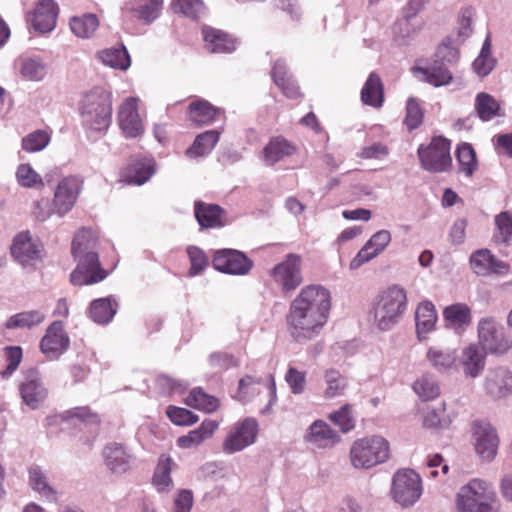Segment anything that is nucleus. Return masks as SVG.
I'll use <instances>...</instances> for the list:
<instances>
[{"instance_id":"1","label":"nucleus","mask_w":512,"mask_h":512,"mask_svg":"<svg viewBox=\"0 0 512 512\" xmlns=\"http://www.w3.org/2000/svg\"><path fill=\"white\" fill-rule=\"evenodd\" d=\"M331 300L330 291L321 285L311 284L301 289L286 316L294 340L308 341L320 334L329 319Z\"/></svg>"},{"instance_id":"2","label":"nucleus","mask_w":512,"mask_h":512,"mask_svg":"<svg viewBox=\"0 0 512 512\" xmlns=\"http://www.w3.org/2000/svg\"><path fill=\"white\" fill-rule=\"evenodd\" d=\"M98 244V235L92 229L82 228L74 236L71 252L77 266L70 275L73 285L96 284L108 276L99 261Z\"/></svg>"},{"instance_id":"3","label":"nucleus","mask_w":512,"mask_h":512,"mask_svg":"<svg viewBox=\"0 0 512 512\" xmlns=\"http://www.w3.org/2000/svg\"><path fill=\"white\" fill-rule=\"evenodd\" d=\"M82 126L93 132H106L112 123L113 94L102 86L83 92L78 101Z\"/></svg>"},{"instance_id":"4","label":"nucleus","mask_w":512,"mask_h":512,"mask_svg":"<svg viewBox=\"0 0 512 512\" xmlns=\"http://www.w3.org/2000/svg\"><path fill=\"white\" fill-rule=\"evenodd\" d=\"M404 288L393 285L382 291L374 303V321L381 330H388L398 322L407 308Z\"/></svg>"},{"instance_id":"5","label":"nucleus","mask_w":512,"mask_h":512,"mask_svg":"<svg viewBox=\"0 0 512 512\" xmlns=\"http://www.w3.org/2000/svg\"><path fill=\"white\" fill-rule=\"evenodd\" d=\"M496 494L489 484L479 479L471 480L457 494L458 512H497Z\"/></svg>"},{"instance_id":"6","label":"nucleus","mask_w":512,"mask_h":512,"mask_svg":"<svg viewBox=\"0 0 512 512\" xmlns=\"http://www.w3.org/2000/svg\"><path fill=\"white\" fill-rule=\"evenodd\" d=\"M390 447L386 439L379 436L365 437L353 442L350 460L355 468L369 469L389 458Z\"/></svg>"},{"instance_id":"7","label":"nucleus","mask_w":512,"mask_h":512,"mask_svg":"<svg viewBox=\"0 0 512 512\" xmlns=\"http://www.w3.org/2000/svg\"><path fill=\"white\" fill-rule=\"evenodd\" d=\"M451 142L443 136L433 137L427 146L418 148V157L423 169L430 172H443L452 164Z\"/></svg>"},{"instance_id":"8","label":"nucleus","mask_w":512,"mask_h":512,"mask_svg":"<svg viewBox=\"0 0 512 512\" xmlns=\"http://www.w3.org/2000/svg\"><path fill=\"white\" fill-rule=\"evenodd\" d=\"M471 439L477 456L486 462L495 459L500 444L497 430L485 420H475L471 424Z\"/></svg>"},{"instance_id":"9","label":"nucleus","mask_w":512,"mask_h":512,"mask_svg":"<svg viewBox=\"0 0 512 512\" xmlns=\"http://www.w3.org/2000/svg\"><path fill=\"white\" fill-rule=\"evenodd\" d=\"M391 494L401 506L413 505L422 494L420 476L411 469L397 471L393 476Z\"/></svg>"},{"instance_id":"10","label":"nucleus","mask_w":512,"mask_h":512,"mask_svg":"<svg viewBox=\"0 0 512 512\" xmlns=\"http://www.w3.org/2000/svg\"><path fill=\"white\" fill-rule=\"evenodd\" d=\"M479 346L493 354H504L512 346V342L505 336L504 329L493 318H483L478 323Z\"/></svg>"},{"instance_id":"11","label":"nucleus","mask_w":512,"mask_h":512,"mask_svg":"<svg viewBox=\"0 0 512 512\" xmlns=\"http://www.w3.org/2000/svg\"><path fill=\"white\" fill-rule=\"evenodd\" d=\"M270 277L282 292L294 291L303 282L301 274V257L290 253L270 271Z\"/></svg>"},{"instance_id":"12","label":"nucleus","mask_w":512,"mask_h":512,"mask_svg":"<svg viewBox=\"0 0 512 512\" xmlns=\"http://www.w3.org/2000/svg\"><path fill=\"white\" fill-rule=\"evenodd\" d=\"M258 434V424L252 418L234 424L223 441L222 448L227 454L241 451L253 444Z\"/></svg>"},{"instance_id":"13","label":"nucleus","mask_w":512,"mask_h":512,"mask_svg":"<svg viewBox=\"0 0 512 512\" xmlns=\"http://www.w3.org/2000/svg\"><path fill=\"white\" fill-rule=\"evenodd\" d=\"M83 181L77 176L64 177L56 186L53 203L55 214L63 217L75 206L81 193Z\"/></svg>"},{"instance_id":"14","label":"nucleus","mask_w":512,"mask_h":512,"mask_svg":"<svg viewBox=\"0 0 512 512\" xmlns=\"http://www.w3.org/2000/svg\"><path fill=\"white\" fill-rule=\"evenodd\" d=\"M212 265L222 273L245 275L252 269L253 261L239 250L220 249L213 255Z\"/></svg>"},{"instance_id":"15","label":"nucleus","mask_w":512,"mask_h":512,"mask_svg":"<svg viewBox=\"0 0 512 512\" xmlns=\"http://www.w3.org/2000/svg\"><path fill=\"white\" fill-rule=\"evenodd\" d=\"M43 245L39 239L33 238L30 231H21L13 239L11 255L23 266L34 265L41 260Z\"/></svg>"},{"instance_id":"16","label":"nucleus","mask_w":512,"mask_h":512,"mask_svg":"<svg viewBox=\"0 0 512 512\" xmlns=\"http://www.w3.org/2000/svg\"><path fill=\"white\" fill-rule=\"evenodd\" d=\"M70 346V338L61 321L52 322L40 341V351L49 360L58 359Z\"/></svg>"},{"instance_id":"17","label":"nucleus","mask_w":512,"mask_h":512,"mask_svg":"<svg viewBox=\"0 0 512 512\" xmlns=\"http://www.w3.org/2000/svg\"><path fill=\"white\" fill-rule=\"evenodd\" d=\"M138 103V98L128 97L118 107V125L127 138H137L144 133V123L139 115Z\"/></svg>"},{"instance_id":"18","label":"nucleus","mask_w":512,"mask_h":512,"mask_svg":"<svg viewBox=\"0 0 512 512\" xmlns=\"http://www.w3.org/2000/svg\"><path fill=\"white\" fill-rule=\"evenodd\" d=\"M470 266L473 272L479 276L507 275L510 271V265L497 259L488 249H480L472 253Z\"/></svg>"},{"instance_id":"19","label":"nucleus","mask_w":512,"mask_h":512,"mask_svg":"<svg viewBox=\"0 0 512 512\" xmlns=\"http://www.w3.org/2000/svg\"><path fill=\"white\" fill-rule=\"evenodd\" d=\"M391 234L388 230L376 232L350 262V269L356 270L375 258L388 246Z\"/></svg>"},{"instance_id":"20","label":"nucleus","mask_w":512,"mask_h":512,"mask_svg":"<svg viewBox=\"0 0 512 512\" xmlns=\"http://www.w3.org/2000/svg\"><path fill=\"white\" fill-rule=\"evenodd\" d=\"M484 386L491 398H505L512 393V372L504 367L491 369L486 376Z\"/></svg>"},{"instance_id":"21","label":"nucleus","mask_w":512,"mask_h":512,"mask_svg":"<svg viewBox=\"0 0 512 512\" xmlns=\"http://www.w3.org/2000/svg\"><path fill=\"white\" fill-rule=\"evenodd\" d=\"M205 49L214 54H227L236 50L237 42L230 34L212 27L202 29Z\"/></svg>"},{"instance_id":"22","label":"nucleus","mask_w":512,"mask_h":512,"mask_svg":"<svg viewBox=\"0 0 512 512\" xmlns=\"http://www.w3.org/2000/svg\"><path fill=\"white\" fill-rule=\"evenodd\" d=\"M305 441L317 448H329L341 441V437L329 424L323 420L314 421L305 437Z\"/></svg>"},{"instance_id":"23","label":"nucleus","mask_w":512,"mask_h":512,"mask_svg":"<svg viewBox=\"0 0 512 512\" xmlns=\"http://www.w3.org/2000/svg\"><path fill=\"white\" fill-rule=\"evenodd\" d=\"M154 172L155 163L152 159H137L121 170L120 179L126 184L142 185L151 178Z\"/></svg>"},{"instance_id":"24","label":"nucleus","mask_w":512,"mask_h":512,"mask_svg":"<svg viewBox=\"0 0 512 512\" xmlns=\"http://www.w3.org/2000/svg\"><path fill=\"white\" fill-rule=\"evenodd\" d=\"M297 152L298 147L294 143L283 136H275L263 148V158L267 165L272 166Z\"/></svg>"},{"instance_id":"25","label":"nucleus","mask_w":512,"mask_h":512,"mask_svg":"<svg viewBox=\"0 0 512 512\" xmlns=\"http://www.w3.org/2000/svg\"><path fill=\"white\" fill-rule=\"evenodd\" d=\"M58 6L53 0H41L34 9L31 23L35 30L50 32L56 24Z\"/></svg>"},{"instance_id":"26","label":"nucleus","mask_w":512,"mask_h":512,"mask_svg":"<svg viewBox=\"0 0 512 512\" xmlns=\"http://www.w3.org/2000/svg\"><path fill=\"white\" fill-rule=\"evenodd\" d=\"M223 114V111L213 106L205 99H198L191 102L188 106V119L197 127L209 125Z\"/></svg>"},{"instance_id":"27","label":"nucleus","mask_w":512,"mask_h":512,"mask_svg":"<svg viewBox=\"0 0 512 512\" xmlns=\"http://www.w3.org/2000/svg\"><path fill=\"white\" fill-rule=\"evenodd\" d=\"M271 76L275 85L286 98L290 100L302 98L303 94L284 62L276 61L274 63Z\"/></svg>"},{"instance_id":"28","label":"nucleus","mask_w":512,"mask_h":512,"mask_svg":"<svg viewBox=\"0 0 512 512\" xmlns=\"http://www.w3.org/2000/svg\"><path fill=\"white\" fill-rule=\"evenodd\" d=\"M106 466L112 473H126L131 466L132 455L118 443H110L103 449Z\"/></svg>"},{"instance_id":"29","label":"nucleus","mask_w":512,"mask_h":512,"mask_svg":"<svg viewBox=\"0 0 512 512\" xmlns=\"http://www.w3.org/2000/svg\"><path fill=\"white\" fill-rule=\"evenodd\" d=\"M486 352L476 343L462 350L460 365L466 376L476 378L484 370Z\"/></svg>"},{"instance_id":"30","label":"nucleus","mask_w":512,"mask_h":512,"mask_svg":"<svg viewBox=\"0 0 512 512\" xmlns=\"http://www.w3.org/2000/svg\"><path fill=\"white\" fill-rule=\"evenodd\" d=\"M194 214L197 222L202 228H219L224 226L225 211L217 204L196 201Z\"/></svg>"},{"instance_id":"31","label":"nucleus","mask_w":512,"mask_h":512,"mask_svg":"<svg viewBox=\"0 0 512 512\" xmlns=\"http://www.w3.org/2000/svg\"><path fill=\"white\" fill-rule=\"evenodd\" d=\"M218 428V423L214 420H204L200 426L180 436L176 443L181 449H191L199 446L207 439L211 438Z\"/></svg>"},{"instance_id":"32","label":"nucleus","mask_w":512,"mask_h":512,"mask_svg":"<svg viewBox=\"0 0 512 512\" xmlns=\"http://www.w3.org/2000/svg\"><path fill=\"white\" fill-rule=\"evenodd\" d=\"M412 71L414 74H420L423 81L434 87L448 85L453 79V75L448 66L436 61L433 62L431 67L417 66L414 67Z\"/></svg>"},{"instance_id":"33","label":"nucleus","mask_w":512,"mask_h":512,"mask_svg":"<svg viewBox=\"0 0 512 512\" xmlns=\"http://www.w3.org/2000/svg\"><path fill=\"white\" fill-rule=\"evenodd\" d=\"M430 365L439 372L449 371L457 367V354L455 350L441 346H431L426 352Z\"/></svg>"},{"instance_id":"34","label":"nucleus","mask_w":512,"mask_h":512,"mask_svg":"<svg viewBox=\"0 0 512 512\" xmlns=\"http://www.w3.org/2000/svg\"><path fill=\"white\" fill-rule=\"evenodd\" d=\"M361 101L365 105L380 108L384 101V86L380 76L371 72L362 87Z\"/></svg>"},{"instance_id":"35","label":"nucleus","mask_w":512,"mask_h":512,"mask_svg":"<svg viewBox=\"0 0 512 512\" xmlns=\"http://www.w3.org/2000/svg\"><path fill=\"white\" fill-rule=\"evenodd\" d=\"M443 318L448 327L465 329L472 321L471 309L465 303H455L443 310Z\"/></svg>"},{"instance_id":"36","label":"nucleus","mask_w":512,"mask_h":512,"mask_svg":"<svg viewBox=\"0 0 512 512\" xmlns=\"http://www.w3.org/2000/svg\"><path fill=\"white\" fill-rule=\"evenodd\" d=\"M325 389L323 397L325 399H334L343 396L348 387L347 379L341 372L335 368H330L324 372Z\"/></svg>"},{"instance_id":"37","label":"nucleus","mask_w":512,"mask_h":512,"mask_svg":"<svg viewBox=\"0 0 512 512\" xmlns=\"http://www.w3.org/2000/svg\"><path fill=\"white\" fill-rule=\"evenodd\" d=\"M220 139L218 130H208L199 134L193 144L187 149L189 157H202L210 153Z\"/></svg>"},{"instance_id":"38","label":"nucleus","mask_w":512,"mask_h":512,"mask_svg":"<svg viewBox=\"0 0 512 512\" xmlns=\"http://www.w3.org/2000/svg\"><path fill=\"white\" fill-rule=\"evenodd\" d=\"M162 7L163 0H132L130 10L135 17L149 24L158 18Z\"/></svg>"},{"instance_id":"39","label":"nucleus","mask_w":512,"mask_h":512,"mask_svg":"<svg viewBox=\"0 0 512 512\" xmlns=\"http://www.w3.org/2000/svg\"><path fill=\"white\" fill-rule=\"evenodd\" d=\"M416 328L418 334L432 331L437 322L435 306L430 301L421 302L415 312Z\"/></svg>"},{"instance_id":"40","label":"nucleus","mask_w":512,"mask_h":512,"mask_svg":"<svg viewBox=\"0 0 512 512\" xmlns=\"http://www.w3.org/2000/svg\"><path fill=\"white\" fill-rule=\"evenodd\" d=\"M116 307L117 303L110 297L96 299L89 307L90 318L98 324H106L115 315Z\"/></svg>"},{"instance_id":"41","label":"nucleus","mask_w":512,"mask_h":512,"mask_svg":"<svg viewBox=\"0 0 512 512\" xmlns=\"http://www.w3.org/2000/svg\"><path fill=\"white\" fill-rule=\"evenodd\" d=\"M45 320V314L39 310H30L16 313L8 318L5 323L7 329H32Z\"/></svg>"},{"instance_id":"42","label":"nucleus","mask_w":512,"mask_h":512,"mask_svg":"<svg viewBox=\"0 0 512 512\" xmlns=\"http://www.w3.org/2000/svg\"><path fill=\"white\" fill-rule=\"evenodd\" d=\"M186 404L206 413L215 412L220 405L219 399L207 394L202 388H194L186 398Z\"/></svg>"},{"instance_id":"43","label":"nucleus","mask_w":512,"mask_h":512,"mask_svg":"<svg viewBox=\"0 0 512 512\" xmlns=\"http://www.w3.org/2000/svg\"><path fill=\"white\" fill-rule=\"evenodd\" d=\"M413 390L422 401H431L440 396V385L432 374L421 375L414 383Z\"/></svg>"},{"instance_id":"44","label":"nucleus","mask_w":512,"mask_h":512,"mask_svg":"<svg viewBox=\"0 0 512 512\" xmlns=\"http://www.w3.org/2000/svg\"><path fill=\"white\" fill-rule=\"evenodd\" d=\"M20 394L29 407L35 409L46 397V391L38 379L27 380L20 386Z\"/></svg>"},{"instance_id":"45","label":"nucleus","mask_w":512,"mask_h":512,"mask_svg":"<svg viewBox=\"0 0 512 512\" xmlns=\"http://www.w3.org/2000/svg\"><path fill=\"white\" fill-rule=\"evenodd\" d=\"M327 418L331 423L339 427L340 431L344 434L350 432L356 426L353 405L349 403H345L339 409L330 412Z\"/></svg>"},{"instance_id":"46","label":"nucleus","mask_w":512,"mask_h":512,"mask_svg":"<svg viewBox=\"0 0 512 512\" xmlns=\"http://www.w3.org/2000/svg\"><path fill=\"white\" fill-rule=\"evenodd\" d=\"M173 460L167 455H161L159 457L157 467L153 475V483L159 491L170 489L173 484L171 478V470L173 466Z\"/></svg>"},{"instance_id":"47","label":"nucleus","mask_w":512,"mask_h":512,"mask_svg":"<svg viewBox=\"0 0 512 512\" xmlns=\"http://www.w3.org/2000/svg\"><path fill=\"white\" fill-rule=\"evenodd\" d=\"M456 158L461 173L471 177L478 168L475 150L469 143L458 145L456 150Z\"/></svg>"},{"instance_id":"48","label":"nucleus","mask_w":512,"mask_h":512,"mask_svg":"<svg viewBox=\"0 0 512 512\" xmlns=\"http://www.w3.org/2000/svg\"><path fill=\"white\" fill-rule=\"evenodd\" d=\"M99 26V20L95 14H85L81 17H74L70 21L72 32L80 38L91 37Z\"/></svg>"},{"instance_id":"49","label":"nucleus","mask_w":512,"mask_h":512,"mask_svg":"<svg viewBox=\"0 0 512 512\" xmlns=\"http://www.w3.org/2000/svg\"><path fill=\"white\" fill-rule=\"evenodd\" d=\"M475 109L482 121H490L498 115L500 105L493 96L482 92L476 96Z\"/></svg>"},{"instance_id":"50","label":"nucleus","mask_w":512,"mask_h":512,"mask_svg":"<svg viewBox=\"0 0 512 512\" xmlns=\"http://www.w3.org/2000/svg\"><path fill=\"white\" fill-rule=\"evenodd\" d=\"M16 179L20 186L25 188H34L41 190L44 188L45 183L40 174H38L33 167L28 164H20L16 170Z\"/></svg>"},{"instance_id":"51","label":"nucleus","mask_w":512,"mask_h":512,"mask_svg":"<svg viewBox=\"0 0 512 512\" xmlns=\"http://www.w3.org/2000/svg\"><path fill=\"white\" fill-rule=\"evenodd\" d=\"M99 57L105 65L112 68L126 70L130 66V57L124 46L106 49L99 54Z\"/></svg>"},{"instance_id":"52","label":"nucleus","mask_w":512,"mask_h":512,"mask_svg":"<svg viewBox=\"0 0 512 512\" xmlns=\"http://www.w3.org/2000/svg\"><path fill=\"white\" fill-rule=\"evenodd\" d=\"M495 65L491 54V36L488 34L484 40L479 56L473 62L475 72L480 76L488 75Z\"/></svg>"},{"instance_id":"53","label":"nucleus","mask_w":512,"mask_h":512,"mask_svg":"<svg viewBox=\"0 0 512 512\" xmlns=\"http://www.w3.org/2000/svg\"><path fill=\"white\" fill-rule=\"evenodd\" d=\"M186 252L190 261L188 275L194 277L201 274L209 265L208 256L197 246H188Z\"/></svg>"},{"instance_id":"54","label":"nucleus","mask_w":512,"mask_h":512,"mask_svg":"<svg viewBox=\"0 0 512 512\" xmlns=\"http://www.w3.org/2000/svg\"><path fill=\"white\" fill-rule=\"evenodd\" d=\"M29 484L33 490L42 494L46 498L55 499V491L48 484L46 476L43 474L40 468L33 467L29 470Z\"/></svg>"},{"instance_id":"55","label":"nucleus","mask_w":512,"mask_h":512,"mask_svg":"<svg viewBox=\"0 0 512 512\" xmlns=\"http://www.w3.org/2000/svg\"><path fill=\"white\" fill-rule=\"evenodd\" d=\"M497 231L493 239L498 244H508L512 237V215L508 212H501L495 218Z\"/></svg>"},{"instance_id":"56","label":"nucleus","mask_w":512,"mask_h":512,"mask_svg":"<svg viewBox=\"0 0 512 512\" xmlns=\"http://www.w3.org/2000/svg\"><path fill=\"white\" fill-rule=\"evenodd\" d=\"M50 142V135L37 130L22 139V148L28 153H34L43 150Z\"/></svg>"},{"instance_id":"57","label":"nucleus","mask_w":512,"mask_h":512,"mask_svg":"<svg viewBox=\"0 0 512 512\" xmlns=\"http://www.w3.org/2000/svg\"><path fill=\"white\" fill-rule=\"evenodd\" d=\"M424 112L415 98H409L406 104L404 124L411 131L418 128L423 122Z\"/></svg>"},{"instance_id":"58","label":"nucleus","mask_w":512,"mask_h":512,"mask_svg":"<svg viewBox=\"0 0 512 512\" xmlns=\"http://www.w3.org/2000/svg\"><path fill=\"white\" fill-rule=\"evenodd\" d=\"M64 421L78 419L83 423L99 424V415L93 412L88 406L74 407L65 411L62 415Z\"/></svg>"},{"instance_id":"59","label":"nucleus","mask_w":512,"mask_h":512,"mask_svg":"<svg viewBox=\"0 0 512 512\" xmlns=\"http://www.w3.org/2000/svg\"><path fill=\"white\" fill-rule=\"evenodd\" d=\"M166 414L170 421L178 426H189L199 420V417L190 410L176 406H169Z\"/></svg>"},{"instance_id":"60","label":"nucleus","mask_w":512,"mask_h":512,"mask_svg":"<svg viewBox=\"0 0 512 512\" xmlns=\"http://www.w3.org/2000/svg\"><path fill=\"white\" fill-rule=\"evenodd\" d=\"M459 58V51L455 48L450 39L444 40L435 52L434 61L448 66L455 63Z\"/></svg>"},{"instance_id":"61","label":"nucleus","mask_w":512,"mask_h":512,"mask_svg":"<svg viewBox=\"0 0 512 512\" xmlns=\"http://www.w3.org/2000/svg\"><path fill=\"white\" fill-rule=\"evenodd\" d=\"M4 356L7 362V366L3 370L2 375L3 377H8L17 370L22 361V348L20 346H7L4 349Z\"/></svg>"},{"instance_id":"62","label":"nucleus","mask_w":512,"mask_h":512,"mask_svg":"<svg viewBox=\"0 0 512 512\" xmlns=\"http://www.w3.org/2000/svg\"><path fill=\"white\" fill-rule=\"evenodd\" d=\"M32 216L40 221L44 222L55 214L54 203L46 197H42L34 201L31 208Z\"/></svg>"},{"instance_id":"63","label":"nucleus","mask_w":512,"mask_h":512,"mask_svg":"<svg viewBox=\"0 0 512 512\" xmlns=\"http://www.w3.org/2000/svg\"><path fill=\"white\" fill-rule=\"evenodd\" d=\"M285 381L288 383L294 394H300L305 389L306 374L294 367H290L285 374Z\"/></svg>"},{"instance_id":"64","label":"nucleus","mask_w":512,"mask_h":512,"mask_svg":"<svg viewBox=\"0 0 512 512\" xmlns=\"http://www.w3.org/2000/svg\"><path fill=\"white\" fill-rule=\"evenodd\" d=\"M44 73V66L40 62L34 59H27L23 61L21 67V74L25 78L29 80H40L43 78Z\"/></svg>"}]
</instances>
